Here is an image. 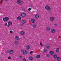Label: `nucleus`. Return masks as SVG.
Listing matches in <instances>:
<instances>
[{
  "mask_svg": "<svg viewBox=\"0 0 61 61\" xmlns=\"http://www.w3.org/2000/svg\"><path fill=\"white\" fill-rule=\"evenodd\" d=\"M60 38L61 39V37Z\"/></svg>",
  "mask_w": 61,
  "mask_h": 61,
  "instance_id": "a19ab883",
  "label": "nucleus"
},
{
  "mask_svg": "<svg viewBox=\"0 0 61 61\" xmlns=\"http://www.w3.org/2000/svg\"><path fill=\"white\" fill-rule=\"evenodd\" d=\"M39 15L38 14H36L35 16V17L36 18L38 19L39 18Z\"/></svg>",
  "mask_w": 61,
  "mask_h": 61,
  "instance_id": "f8f14e48",
  "label": "nucleus"
},
{
  "mask_svg": "<svg viewBox=\"0 0 61 61\" xmlns=\"http://www.w3.org/2000/svg\"><path fill=\"white\" fill-rule=\"evenodd\" d=\"M40 45L42 47H43V45H42V44H41V43H40Z\"/></svg>",
  "mask_w": 61,
  "mask_h": 61,
  "instance_id": "72a5a7b5",
  "label": "nucleus"
},
{
  "mask_svg": "<svg viewBox=\"0 0 61 61\" xmlns=\"http://www.w3.org/2000/svg\"><path fill=\"white\" fill-rule=\"evenodd\" d=\"M50 55H53L54 53V52L53 51H51L50 52Z\"/></svg>",
  "mask_w": 61,
  "mask_h": 61,
  "instance_id": "4468645a",
  "label": "nucleus"
},
{
  "mask_svg": "<svg viewBox=\"0 0 61 61\" xmlns=\"http://www.w3.org/2000/svg\"><path fill=\"white\" fill-rule=\"evenodd\" d=\"M5 21H7L9 20V18L7 17H5Z\"/></svg>",
  "mask_w": 61,
  "mask_h": 61,
  "instance_id": "ddd939ff",
  "label": "nucleus"
},
{
  "mask_svg": "<svg viewBox=\"0 0 61 61\" xmlns=\"http://www.w3.org/2000/svg\"><path fill=\"white\" fill-rule=\"evenodd\" d=\"M15 39H16V40H20V38L18 36H15Z\"/></svg>",
  "mask_w": 61,
  "mask_h": 61,
  "instance_id": "1a4fd4ad",
  "label": "nucleus"
},
{
  "mask_svg": "<svg viewBox=\"0 0 61 61\" xmlns=\"http://www.w3.org/2000/svg\"><path fill=\"white\" fill-rule=\"evenodd\" d=\"M23 61H26V59H23Z\"/></svg>",
  "mask_w": 61,
  "mask_h": 61,
  "instance_id": "f704fd0d",
  "label": "nucleus"
},
{
  "mask_svg": "<svg viewBox=\"0 0 61 61\" xmlns=\"http://www.w3.org/2000/svg\"><path fill=\"white\" fill-rule=\"evenodd\" d=\"M50 19L51 21H53L55 19V18L53 17H50Z\"/></svg>",
  "mask_w": 61,
  "mask_h": 61,
  "instance_id": "6e6552de",
  "label": "nucleus"
},
{
  "mask_svg": "<svg viewBox=\"0 0 61 61\" xmlns=\"http://www.w3.org/2000/svg\"><path fill=\"white\" fill-rule=\"evenodd\" d=\"M5 26H7V23H5Z\"/></svg>",
  "mask_w": 61,
  "mask_h": 61,
  "instance_id": "2f4dec72",
  "label": "nucleus"
},
{
  "mask_svg": "<svg viewBox=\"0 0 61 61\" xmlns=\"http://www.w3.org/2000/svg\"><path fill=\"white\" fill-rule=\"evenodd\" d=\"M46 56L47 57H49L50 56V55H49V54H46Z\"/></svg>",
  "mask_w": 61,
  "mask_h": 61,
  "instance_id": "bb28decb",
  "label": "nucleus"
},
{
  "mask_svg": "<svg viewBox=\"0 0 61 61\" xmlns=\"http://www.w3.org/2000/svg\"><path fill=\"white\" fill-rule=\"evenodd\" d=\"M2 0H0V1H1V2H2Z\"/></svg>",
  "mask_w": 61,
  "mask_h": 61,
  "instance_id": "79ce46f5",
  "label": "nucleus"
},
{
  "mask_svg": "<svg viewBox=\"0 0 61 61\" xmlns=\"http://www.w3.org/2000/svg\"><path fill=\"white\" fill-rule=\"evenodd\" d=\"M18 20H21V17L20 16L18 17L17 18Z\"/></svg>",
  "mask_w": 61,
  "mask_h": 61,
  "instance_id": "f3484780",
  "label": "nucleus"
},
{
  "mask_svg": "<svg viewBox=\"0 0 61 61\" xmlns=\"http://www.w3.org/2000/svg\"><path fill=\"white\" fill-rule=\"evenodd\" d=\"M32 53H33V51H31L30 52V54H32Z\"/></svg>",
  "mask_w": 61,
  "mask_h": 61,
  "instance_id": "c9c22d12",
  "label": "nucleus"
},
{
  "mask_svg": "<svg viewBox=\"0 0 61 61\" xmlns=\"http://www.w3.org/2000/svg\"><path fill=\"white\" fill-rule=\"evenodd\" d=\"M14 44L16 46L19 45V42L17 41H14Z\"/></svg>",
  "mask_w": 61,
  "mask_h": 61,
  "instance_id": "20e7f679",
  "label": "nucleus"
},
{
  "mask_svg": "<svg viewBox=\"0 0 61 61\" xmlns=\"http://www.w3.org/2000/svg\"><path fill=\"white\" fill-rule=\"evenodd\" d=\"M40 57V56L39 55H37L36 56V57L37 58H39Z\"/></svg>",
  "mask_w": 61,
  "mask_h": 61,
  "instance_id": "412c9836",
  "label": "nucleus"
},
{
  "mask_svg": "<svg viewBox=\"0 0 61 61\" xmlns=\"http://www.w3.org/2000/svg\"><path fill=\"white\" fill-rule=\"evenodd\" d=\"M5 1L6 2H8V0H5Z\"/></svg>",
  "mask_w": 61,
  "mask_h": 61,
  "instance_id": "4c0bfd02",
  "label": "nucleus"
},
{
  "mask_svg": "<svg viewBox=\"0 0 61 61\" xmlns=\"http://www.w3.org/2000/svg\"><path fill=\"white\" fill-rule=\"evenodd\" d=\"M10 25H7L8 27H9V26H10Z\"/></svg>",
  "mask_w": 61,
  "mask_h": 61,
  "instance_id": "58836bf2",
  "label": "nucleus"
},
{
  "mask_svg": "<svg viewBox=\"0 0 61 61\" xmlns=\"http://www.w3.org/2000/svg\"><path fill=\"white\" fill-rule=\"evenodd\" d=\"M19 58L20 59H21V58H22V57L21 56H20L19 57Z\"/></svg>",
  "mask_w": 61,
  "mask_h": 61,
  "instance_id": "c85d7f7f",
  "label": "nucleus"
},
{
  "mask_svg": "<svg viewBox=\"0 0 61 61\" xmlns=\"http://www.w3.org/2000/svg\"><path fill=\"white\" fill-rule=\"evenodd\" d=\"M57 55H53V57L54 58H57Z\"/></svg>",
  "mask_w": 61,
  "mask_h": 61,
  "instance_id": "6ab92c4d",
  "label": "nucleus"
},
{
  "mask_svg": "<svg viewBox=\"0 0 61 61\" xmlns=\"http://www.w3.org/2000/svg\"><path fill=\"white\" fill-rule=\"evenodd\" d=\"M45 9L46 10H51V8L48 5H47L45 7Z\"/></svg>",
  "mask_w": 61,
  "mask_h": 61,
  "instance_id": "f257e3e1",
  "label": "nucleus"
},
{
  "mask_svg": "<svg viewBox=\"0 0 61 61\" xmlns=\"http://www.w3.org/2000/svg\"><path fill=\"white\" fill-rule=\"evenodd\" d=\"M3 20L4 22H5V18H3Z\"/></svg>",
  "mask_w": 61,
  "mask_h": 61,
  "instance_id": "7c9ffc66",
  "label": "nucleus"
},
{
  "mask_svg": "<svg viewBox=\"0 0 61 61\" xmlns=\"http://www.w3.org/2000/svg\"><path fill=\"white\" fill-rule=\"evenodd\" d=\"M21 23L22 24H24L25 23V20H23L21 21Z\"/></svg>",
  "mask_w": 61,
  "mask_h": 61,
  "instance_id": "a211bd4d",
  "label": "nucleus"
},
{
  "mask_svg": "<svg viewBox=\"0 0 61 61\" xmlns=\"http://www.w3.org/2000/svg\"><path fill=\"white\" fill-rule=\"evenodd\" d=\"M22 51L23 52V53L24 55H26L27 53V51H26L25 50L24 51L22 50Z\"/></svg>",
  "mask_w": 61,
  "mask_h": 61,
  "instance_id": "423d86ee",
  "label": "nucleus"
},
{
  "mask_svg": "<svg viewBox=\"0 0 61 61\" xmlns=\"http://www.w3.org/2000/svg\"><path fill=\"white\" fill-rule=\"evenodd\" d=\"M23 10H25V9H23Z\"/></svg>",
  "mask_w": 61,
  "mask_h": 61,
  "instance_id": "37998d69",
  "label": "nucleus"
},
{
  "mask_svg": "<svg viewBox=\"0 0 61 61\" xmlns=\"http://www.w3.org/2000/svg\"><path fill=\"white\" fill-rule=\"evenodd\" d=\"M55 31L56 30H55L54 29H53L51 31L52 33H55Z\"/></svg>",
  "mask_w": 61,
  "mask_h": 61,
  "instance_id": "aec40b11",
  "label": "nucleus"
},
{
  "mask_svg": "<svg viewBox=\"0 0 61 61\" xmlns=\"http://www.w3.org/2000/svg\"><path fill=\"white\" fill-rule=\"evenodd\" d=\"M21 0H18L17 1V4L19 5H21Z\"/></svg>",
  "mask_w": 61,
  "mask_h": 61,
  "instance_id": "39448f33",
  "label": "nucleus"
},
{
  "mask_svg": "<svg viewBox=\"0 0 61 61\" xmlns=\"http://www.w3.org/2000/svg\"><path fill=\"white\" fill-rule=\"evenodd\" d=\"M31 21L32 23H35L36 22V20L34 19H31Z\"/></svg>",
  "mask_w": 61,
  "mask_h": 61,
  "instance_id": "7ed1b4c3",
  "label": "nucleus"
},
{
  "mask_svg": "<svg viewBox=\"0 0 61 61\" xmlns=\"http://www.w3.org/2000/svg\"><path fill=\"white\" fill-rule=\"evenodd\" d=\"M26 48L27 49H29L30 48V46L29 45L27 46H26Z\"/></svg>",
  "mask_w": 61,
  "mask_h": 61,
  "instance_id": "9b49d317",
  "label": "nucleus"
},
{
  "mask_svg": "<svg viewBox=\"0 0 61 61\" xmlns=\"http://www.w3.org/2000/svg\"><path fill=\"white\" fill-rule=\"evenodd\" d=\"M14 51L13 50H10L9 51V53L10 54H13L14 53Z\"/></svg>",
  "mask_w": 61,
  "mask_h": 61,
  "instance_id": "9d476101",
  "label": "nucleus"
},
{
  "mask_svg": "<svg viewBox=\"0 0 61 61\" xmlns=\"http://www.w3.org/2000/svg\"><path fill=\"white\" fill-rule=\"evenodd\" d=\"M21 15L23 17H25L26 16V14L25 13H23L21 14Z\"/></svg>",
  "mask_w": 61,
  "mask_h": 61,
  "instance_id": "0eeeda50",
  "label": "nucleus"
},
{
  "mask_svg": "<svg viewBox=\"0 0 61 61\" xmlns=\"http://www.w3.org/2000/svg\"><path fill=\"white\" fill-rule=\"evenodd\" d=\"M10 33H13V31L10 30Z\"/></svg>",
  "mask_w": 61,
  "mask_h": 61,
  "instance_id": "e433bc0d",
  "label": "nucleus"
},
{
  "mask_svg": "<svg viewBox=\"0 0 61 61\" xmlns=\"http://www.w3.org/2000/svg\"><path fill=\"white\" fill-rule=\"evenodd\" d=\"M31 26H32L34 28H36L37 26V24H30Z\"/></svg>",
  "mask_w": 61,
  "mask_h": 61,
  "instance_id": "f03ea898",
  "label": "nucleus"
},
{
  "mask_svg": "<svg viewBox=\"0 0 61 61\" xmlns=\"http://www.w3.org/2000/svg\"><path fill=\"white\" fill-rule=\"evenodd\" d=\"M47 30V31H49L50 30V28L49 27H47L46 28Z\"/></svg>",
  "mask_w": 61,
  "mask_h": 61,
  "instance_id": "5701e85b",
  "label": "nucleus"
},
{
  "mask_svg": "<svg viewBox=\"0 0 61 61\" xmlns=\"http://www.w3.org/2000/svg\"><path fill=\"white\" fill-rule=\"evenodd\" d=\"M8 59H11V57L10 56H9L8 57Z\"/></svg>",
  "mask_w": 61,
  "mask_h": 61,
  "instance_id": "473e14b6",
  "label": "nucleus"
},
{
  "mask_svg": "<svg viewBox=\"0 0 61 61\" xmlns=\"http://www.w3.org/2000/svg\"><path fill=\"white\" fill-rule=\"evenodd\" d=\"M46 48H49L50 46L48 45L47 46H46Z\"/></svg>",
  "mask_w": 61,
  "mask_h": 61,
  "instance_id": "cd10ccee",
  "label": "nucleus"
},
{
  "mask_svg": "<svg viewBox=\"0 0 61 61\" xmlns=\"http://www.w3.org/2000/svg\"><path fill=\"white\" fill-rule=\"evenodd\" d=\"M48 12H49H49H50V11H48Z\"/></svg>",
  "mask_w": 61,
  "mask_h": 61,
  "instance_id": "ea45409f",
  "label": "nucleus"
},
{
  "mask_svg": "<svg viewBox=\"0 0 61 61\" xmlns=\"http://www.w3.org/2000/svg\"><path fill=\"white\" fill-rule=\"evenodd\" d=\"M8 25H12V22L11 21H9L8 22Z\"/></svg>",
  "mask_w": 61,
  "mask_h": 61,
  "instance_id": "dca6fc26",
  "label": "nucleus"
},
{
  "mask_svg": "<svg viewBox=\"0 0 61 61\" xmlns=\"http://www.w3.org/2000/svg\"><path fill=\"white\" fill-rule=\"evenodd\" d=\"M56 52H59V48H57L56 50Z\"/></svg>",
  "mask_w": 61,
  "mask_h": 61,
  "instance_id": "4be33fe9",
  "label": "nucleus"
},
{
  "mask_svg": "<svg viewBox=\"0 0 61 61\" xmlns=\"http://www.w3.org/2000/svg\"><path fill=\"white\" fill-rule=\"evenodd\" d=\"M28 11H30V10H31V8H29L28 9Z\"/></svg>",
  "mask_w": 61,
  "mask_h": 61,
  "instance_id": "c756f323",
  "label": "nucleus"
},
{
  "mask_svg": "<svg viewBox=\"0 0 61 61\" xmlns=\"http://www.w3.org/2000/svg\"><path fill=\"white\" fill-rule=\"evenodd\" d=\"M33 57H30L29 58V59H30V60H33Z\"/></svg>",
  "mask_w": 61,
  "mask_h": 61,
  "instance_id": "a878e982",
  "label": "nucleus"
},
{
  "mask_svg": "<svg viewBox=\"0 0 61 61\" xmlns=\"http://www.w3.org/2000/svg\"><path fill=\"white\" fill-rule=\"evenodd\" d=\"M47 50H46V49H43V51L44 52H47Z\"/></svg>",
  "mask_w": 61,
  "mask_h": 61,
  "instance_id": "393cba45",
  "label": "nucleus"
},
{
  "mask_svg": "<svg viewBox=\"0 0 61 61\" xmlns=\"http://www.w3.org/2000/svg\"><path fill=\"white\" fill-rule=\"evenodd\" d=\"M20 34L21 35H24L25 34V32L21 31L20 32Z\"/></svg>",
  "mask_w": 61,
  "mask_h": 61,
  "instance_id": "2eb2a0df",
  "label": "nucleus"
},
{
  "mask_svg": "<svg viewBox=\"0 0 61 61\" xmlns=\"http://www.w3.org/2000/svg\"><path fill=\"white\" fill-rule=\"evenodd\" d=\"M61 59V58L60 57H58L57 58V60L58 61H59Z\"/></svg>",
  "mask_w": 61,
  "mask_h": 61,
  "instance_id": "b1692460",
  "label": "nucleus"
}]
</instances>
